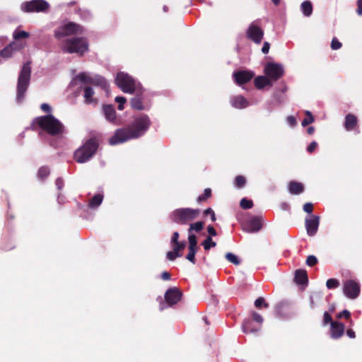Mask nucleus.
<instances>
[{"label": "nucleus", "instance_id": "obj_40", "mask_svg": "<svg viewBox=\"0 0 362 362\" xmlns=\"http://www.w3.org/2000/svg\"><path fill=\"white\" fill-rule=\"evenodd\" d=\"M226 259L228 262L234 264L235 265H238L240 263V262L239 259L238 258V257L235 256L233 253H230V252L226 253Z\"/></svg>", "mask_w": 362, "mask_h": 362}, {"label": "nucleus", "instance_id": "obj_29", "mask_svg": "<svg viewBox=\"0 0 362 362\" xmlns=\"http://www.w3.org/2000/svg\"><path fill=\"white\" fill-rule=\"evenodd\" d=\"M313 9V4L310 1H305L300 5V10L306 17L311 16Z\"/></svg>", "mask_w": 362, "mask_h": 362}, {"label": "nucleus", "instance_id": "obj_62", "mask_svg": "<svg viewBox=\"0 0 362 362\" xmlns=\"http://www.w3.org/2000/svg\"><path fill=\"white\" fill-rule=\"evenodd\" d=\"M346 335L351 339H354L356 337L355 332L352 329H348L346 330Z\"/></svg>", "mask_w": 362, "mask_h": 362}, {"label": "nucleus", "instance_id": "obj_64", "mask_svg": "<svg viewBox=\"0 0 362 362\" xmlns=\"http://www.w3.org/2000/svg\"><path fill=\"white\" fill-rule=\"evenodd\" d=\"M315 132V127H309L307 129V133L310 135L313 134Z\"/></svg>", "mask_w": 362, "mask_h": 362}, {"label": "nucleus", "instance_id": "obj_3", "mask_svg": "<svg viewBox=\"0 0 362 362\" xmlns=\"http://www.w3.org/2000/svg\"><path fill=\"white\" fill-rule=\"evenodd\" d=\"M31 62L25 63L18 75L17 82L16 100L21 103L24 99L25 93L30 84L31 77Z\"/></svg>", "mask_w": 362, "mask_h": 362}, {"label": "nucleus", "instance_id": "obj_53", "mask_svg": "<svg viewBox=\"0 0 362 362\" xmlns=\"http://www.w3.org/2000/svg\"><path fill=\"white\" fill-rule=\"evenodd\" d=\"M303 211L308 214H311L313 211V205L310 202L305 203L303 205Z\"/></svg>", "mask_w": 362, "mask_h": 362}, {"label": "nucleus", "instance_id": "obj_25", "mask_svg": "<svg viewBox=\"0 0 362 362\" xmlns=\"http://www.w3.org/2000/svg\"><path fill=\"white\" fill-rule=\"evenodd\" d=\"M358 124L357 117L353 114H348L345 117L344 127L347 131L353 130Z\"/></svg>", "mask_w": 362, "mask_h": 362}, {"label": "nucleus", "instance_id": "obj_56", "mask_svg": "<svg viewBox=\"0 0 362 362\" xmlns=\"http://www.w3.org/2000/svg\"><path fill=\"white\" fill-rule=\"evenodd\" d=\"M55 185L59 190H61L64 187V180L61 177H58L55 181Z\"/></svg>", "mask_w": 362, "mask_h": 362}, {"label": "nucleus", "instance_id": "obj_33", "mask_svg": "<svg viewBox=\"0 0 362 362\" xmlns=\"http://www.w3.org/2000/svg\"><path fill=\"white\" fill-rule=\"evenodd\" d=\"M189 252L186 256V259L189 260L192 264H195L196 259H195V255L197 252L198 247H188Z\"/></svg>", "mask_w": 362, "mask_h": 362}, {"label": "nucleus", "instance_id": "obj_16", "mask_svg": "<svg viewBox=\"0 0 362 362\" xmlns=\"http://www.w3.org/2000/svg\"><path fill=\"white\" fill-rule=\"evenodd\" d=\"M306 231L308 235L313 236L316 234L320 224V217L311 214L305 221Z\"/></svg>", "mask_w": 362, "mask_h": 362}, {"label": "nucleus", "instance_id": "obj_54", "mask_svg": "<svg viewBox=\"0 0 362 362\" xmlns=\"http://www.w3.org/2000/svg\"><path fill=\"white\" fill-rule=\"evenodd\" d=\"M179 233L175 231L173 233V235H172V238H171V244L172 245H174V244H176V243H179L180 242L178 241V239H179Z\"/></svg>", "mask_w": 362, "mask_h": 362}, {"label": "nucleus", "instance_id": "obj_59", "mask_svg": "<svg viewBox=\"0 0 362 362\" xmlns=\"http://www.w3.org/2000/svg\"><path fill=\"white\" fill-rule=\"evenodd\" d=\"M207 232L210 235L216 236L217 235L216 229L214 228V226L209 225L207 227Z\"/></svg>", "mask_w": 362, "mask_h": 362}, {"label": "nucleus", "instance_id": "obj_18", "mask_svg": "<svg viewBox=\"0 0 362 362\" xmlns=\"http://www.w3.org/2000/svg\"><path fill=\"white\" fill-rule=\"evenodd\" d=\"M243 229L248 233H256L262 227V218L259 216L252 218L243 225Z\"/></svg>", "mask_w": 362, "mask_h": 362}, {"label": "nucleus", "instance_id": "obj_9", "mask_svg": "<svg viewBox=\"0 0 362 362\" xmlns=\"http://www.w3.org/2000/svg\"><path fill=\"white\" fill-rule=\"evenodd\" d=\"M83 32V28L81 25L74 22H69L55 30L54 36L56 38L60 39L74 34H81Z\"/></svg>", "mask_w": 362, "mask_h": 362}, {"label": "nucleus", "instance_id": "obj_22", "mask_svg": "<svg viewBox=\"0 0 362 362\" xmlns=\"http://www.w3.org/2000/svg\"><path fill=\"white\" fill-rule=\"evenodd\" d=\"M294 281L298 285L306 286L308 283V276L305 269H297L295 272Z\"/></svg>", "mask_w": 362, "mask_h": 362}, {"label": "nucleus", "instance_id": "obj_42", "mask_svg": "<svg viewBox=\"0 0 362 362\" xmlns=\"http://www.w3.org/2000/svg\"><path fill=\"white\" fill-rule=\"evenodd\" d=\"M186 242L182 241L179 243H176L173 245V250L177 253V254H182L181 251L183 250L186 247Z\"/></svg>", "mask_w": 362, "mask_h": 362}, {"label": "nucleus", "instance_id": "obj_45", "mask_svg": "<svg viewBox=\"0 0 362 362\" xmlns=\"http://www.w3.org/2000/svg\"><path fill=\"white\" fill-rule=\"evenodd\" d=\"M251 315H252V319L251 320L252 321H255L257 323H258L259 324L258 326L261 327V325H262V322L264 321L262 316L261 315H259V313L255 312V311H253Z\"/></svg>", "mask_w": 362, "mask_h": 362}, {"label": "nucleus", "instance_id": "obj_55", "mask_svg": "<svg viewBox=\"0 0 362 362\" xmlns=\"http://www.w3.org/2000/svg\"><path fill=\"white\" fill-rule=\"evenodd\" d=\"M317 143L316 141H313L311 142L309 146H308L307 148V151L309 152V153H313L314 152V151L315 150V148H317Z\"/></svg>", "mask_w": 362, "mask_h": 362}, {"label": "nucleus", "instance_id": "obj_11", "mask_svg": "<svg viewBox=\"0 0 362 362\" xmlns=\"http://www.w3.org/2000/svg\"><path fill=\"white\" fill-rule=\"evenodd\" d=\"M264 74L270 81H276L283 76L284 70L279 64L268 62L264 66Z\"/></svg>", "mask_w": 362, "mask_h": 362}, {"label": "nucleus", "instance_id": "obj_12", "mask_svg": "<svg viewBox=\"0 0 362 362\" xmlns=\"http://www.w3.org/2000/svg\"><path fill=\"white\" fill-rule=\"evenodd\" d=\"M182 295V292L179 288L173 287L165 291L164 298L169 306H173L180 301Z\"/></svg>", "mask_w": 362, "mask_h": 362}, {"label": "nucleus", "instance_id": "obj_37", "mask_svg": "<svg viewBox=\"0 0 362 362\" xmlns=\"http://www.w3.org/2000/svg\"><path fill=\"white\" fill-rule=\"evenodd\" d=\"M240 206L243 209H250L253 206V202L247 198H243L240 200Z\"/></svg>", "mask_w": 362, "mask_h": 362}, {"label": "nucleus", "instance_id": "obj_51", "mask_svg": "<svg viewBox=\"0 0 362 362\" xmlns=\"http://www.w3.org/2000/svg\"><path fill=\"white\" fill-rule=\"evenodd\" d=\"M341 43L336 38L334 37L331 42V47L332 49H339L341 47Z\"/></svg>", "mask_w": 362, "mask_h": 362}, {"label": "nucleus", "instance_id": "obj_27", "mask_svg": "<svg viewBox=\"0 0 362 362\" xmlns=\"http://www.w3.org/2000/svg\"><path fill=\"white\" fill-rule=\"evenodd\" d=\"M289 192L293 194H299L304 190L303 185L296 181H291L288 185Z\"/></svg>", "mask_w": 362, "mask_h": 362}, {"label": "nucleus", "instance_id": "obj_17", "mask_svg": "<svg viewBox=\"0 0 362 362\" xmlns=\"http://www.w3.org/2000/svg\"><path fill=\"white\" fill-rule=\"evenodd\" d=\"M135 96L130 100L131 107L136 110H143L145 109L144 105V89L139 88L135 92Z\"/></svg>", "mask_w": 362, "mask_h": 362}, {"label": "nucleus", "instance_id": "obj_7", "mask_svg": "<svg viewBox=\"0 0 362 362\" xmlns=\"http://www.w3.org/2000/svg\"><path fill=\"white\" fill-rule=\"evenodd\" d=\"M62 49L64 52L70 54L77 53L82 56L88 51V45L83 37H74L65 40Z\"/></svg>", "mask_w": 362, "mask_h": 362}, {"label": "nucleus", "instance_id": "obj_14", "mask_svg": "<svg viewBox=\"0 0 362 362\" xmlns=\"http://www.w3.org/2000/svg\"><path fill=\"white\" fill-rule=\"evenodd\" d=\"M343 291L348 298L354 299L359 295L360 285L354 280H348L344 283Z\"/></svg>", "mask_w": 362, "mask_h": 362}, {"label": "nucleus", "instance_id": "obj_39", "mask_svg": "<svg viewBox=\"0 0 362 362\" xmlns=\"http://www.w3.org/2000/svg\"><path fill=\"white\" fill-rule=\"evenodd\" d=\"M339 281L336 279H329L326 282V286L329 289H333L339 287Z\"/></svg>", "mask_w": 362, "mask_h": 362}, {"label": "nucleus", "instance_id": "obj_44", "mask_svg": "<svg viewBox=\"0 0 362 362\" xmlns=\"http://www.w3.org/2000/svg\"><path fill=\"white\" fill-rule=\"evenodd\" d=\"M189 245L188 247H198L197 246V238L194 234H192L191 233L188 236Z\"/></svg>", "mask_w": 362, "mask_h": 362}, {"label": "nucleus", "instance_id": "obj_60", "mask_svg": "<svg viewBox=\"0 0 362 362\" xmlns=\"http://www.w3.org/2000/svg\"><path fill=\"white\" fill-rule=\"evenodd\" d=\"M270 44L268 42H264L262 48V52L264 54H267L269 51Z\"/></svg>", "mask_w": 362, "mask_h": 362}, {"label": "nucleus", "instance_id": "obj_50", "mask_svg": "<svg viewBox=\"0 0 362 362\" xmlns=\"http://www.w3.org/2000/svg\"><path fill=\"white\" fill-rule=\"evenodd\" d=\"M334 321L332 320V317L331 315L328 312H325L323 315V323L324 325L330 324L332 325V322H334Z\"/></svg>", "mask_w": 362, "mask_h": 362}, {"label": "nucleus", "instance_id": "obj_49", "mask_svg": "<svg viewBox=\"0 0 362 362\" xmlns=\"http://www.w3.org/2000/svg\"><path fill=\"white\" fill-rule=\"evenodd\" d=\"M182 254H177L173 250L166 254L167 258L170 261H174L177 257H182Z\"/></svg>", "mask_w": 362, "mask_h": 362}, {"label": "nucleus", "instance_id": "obj_57", "mask_svg": "<svg viewBox=\"0 0 362 362\" xmlns=\"http://www.w3.org/2000/svg\"><path fill=\"white\" fill-rule=\"evenodd\" d=\"M41 110L47 113H49L52 110L51 107L47 103H42L40 106Z\"/></svg>", "mask_w": 362, "mask_h": 362}, {"label": "nucleus", "instance_id": "obj_21", "mask_svg": "<svg viewBox=\"0 0 362 362\" xmlns=\"http://www.w3.org/2000/svg\"><path fill=\"white\" fill-rule=\"evenodd\" d=\"M103 111L107 120L115 124L116 123L117 114L112 105H103Z\"/></svg>", "mask_w": 362, "mask_h": 362}, {"label": "nucleus", "instance_id": "obj_32", "mask_svg": "<svg viewBox=\"0 0 362 362\" xmlns=\"http://www.w3.org/2000/svg\"><path fill=\"white\" fill-rule=\"evenodd\" d=\"M50 173V170L48 166L44 165L39 168L37 172V176L40 180H45L47 178Z\"/></svg>", "mask_w": 362, "mask_h": 362}, {"label": "nucleus", "instance_id": "obj_5", "mask_svg": "<svg viewBox=\"0 0 362 362\" xmlns=\"http://www.w3.org/2000/svg\"><path fill=\"white\" fill-rule=\"evenodd\" d=\"M200 214L199 209L181 208L175 209L171 214L172 221L180 225H187L196 219Z\"/></svg>", "mask_w": 362, "mask_h": 362}, {"label": "nucleus", "instance_id": "obj_34", "mask_svg": "<svg viewBox=\"0 0 362 362\" xmlns=\"http://www.w3.org/2000/svg\"><path fill=\"white\" fill-rule=\"evenodd\" d=\"M204 225V223L202 221H197L196 223H191L188 229V233H190L192 230H194L197 233H199L203 229Z\"/></svg>", "mask_w": 362, "mask_h": 362}, {"label": "nucleus", "instance_id": "obj_31", "mask_svg": "<svg viewBox=\"0 0 362 362\" xmlns=\"http://www.w3.org/2000/svg\"><path fill=\"white\" fill-rule=\"evenodd\" d=\"M211 196H212V191H211V189L210 188H206L204 189V193L202 195H199L197 197V202L198 203H202V202H206V200L208 199H209L210 197H211Z\"/></svg>", "mask_w": 362, "mask_h": 362}, {"label": "nucleus", "instance_id": "obj_35", "mask_svg": "<svg viewBox=\"0 0 362 362\" xmlns=\"http://www.w3.org/2000/svg\"><path fill=\"white\" fill-rule=\"evenodd\" d=\"M202 245L205 250H209L211 247H215L216 243L213 241L211 236H207L204 241L202 243Z\"/></svg>", "mask_w": 362, "mask_h": 362}, {"label": "nucleus", "instance_id": "obj_58", "mask_svg": "<svg viewBox=\"0 0 362 362\" xmlns=\"http://www.w3.org/2000/svg\"><path fill=\"white\" fill-rule=\"evenodd\" d=\"M287 122L291 127H294L296 125V119L295 117H293V116H288L287 117Z\"/></svg>", "mask_w": 362, "mask_h": 362}, {"label": "nucleus", "instance_id": "obj_41", "mask_svg": "<svg viewBox=\"0 0 362 362\" xmlns=\"http://www.w3.org/2000/svg\"><path fill=\"white\" fill-rule=\"evenodd\" d=\"M246 184V179L243 175H238L235 179V185L238 188L243 187Z\"/></svg>", "mask_w": 362, "mask_h": 362}, {"label": "nucleus", "instance_id": "obj_13", "mask_svg": "<svg viewBox=\"0 0 362 362\" xmlns=\"http://www.w3.org/2000/svg\"><path fill=\"white\" fill-rule=\"evenodd\" d=\"M246 35L248 39L256 44H259L263 39L264 31L258 25L255 23H251L247 30Z\"/></svg>", "mask_w": 362, "mask_h": 362}, {"label": "nucleus", "instance_id": "obj_10", "mask_svg": "<svg viewBox=\"0 0 362 362\" xmlns=\"http://www.w3.org/2000/svg\"><path fill=\"white\" fill-rule=\"evenodd\" d=\"M76 78L81 82L86 84H90L96 86H100L104 90H107L109 85L105 78L100 75L90 76L86 73H80L77 75Z\"/></svg>", "mask_w": 362, "mask_h": 362}, {"label": "nucleus", "instance_id": "obj_47", "mask_svg": "<svg viewBox=\"0 0 362 362\" xmlns=\"http://www.w3.org/2000/svg\"><path fill=\"white\" fill-rule=\"evenodd\" d=\"M115 102L118 103V110H124V104L127 102V99L122 96H117L115 99Z\"/></svg>", "mask_w": 362, "mask_h": 362}, {"label": "nucleus", "instance_id": "obj_2", "mask_svg": "<svg viewBox=\"0 0 362 362\" xmlns=\"http://www.w3.org/2000/svg\"><path fill=\"white\" fill-rule=\"evenodd\" d=\"M36 126L53 136L61 135L64 131L63 124L51 114L35 117L32 122V129L35 130Z\"/></svg>", "mask_w": 362, "mask_h": 362}, {"label": "nucleus", "instance_id": "obj_23", "mask_svg": "<svg viewBox=\"0 0 362 362\" xmlns=\"http://www.w3.org/2000/svg\"><path fill=\"white\" fill-rule=\"evenodd\" d=\"M242 329L245 334L256 333L260 329V326L255 325L251 319H245L243 322Z\"/></svg>", "mask_w": 362, "mask_h": 362}, {"label": "nucleus", "instance_id": "obj_61", "mask_svg": "<svg viewBox=\"0 0 362 362\" xmlns=\"http://www.w3.org/2000/svg\"><path fill=\"white\" fill-rule=\"evenodd\" d=\"M170 277H171V275L169 272H162L161 274V279L164 281H168V280H170Z\"/></svg>", "mask_w": 362, "mask_h": 362}, {"label": "nucleus", "instance_id": "obj_6", "mask_svg": "<svg viewBox=\"0 0 362 362\" xmlns=\"http://www.w3.org/2000/svg\"><path fill=\"white\" fill-rule=\"evenodd\" d=\"M115 83L124 93L130 94L134 93L141 87L132 76L124 72H119L117 74Z\"/></svg>", "mask_w": 362, "mask_h": 362}, {"label": "nucleus", "instance_id": "obj_15", "mask_svg": "<svg viewBox=\"0 0 362 362\" xmlns=\"http://www.w3.org/2000/svg\"><path fill=\"white\" fill-rule=\"evenodd\" d=\"M255 76V73L249 70L237 71L233 72V77L238 86L248 83Z\"/></svg>", "mask_w": 362, "mask_h": 362}, {"label": "nucleus", "instance_id": "obj_4", "mask_svg": "<svg viewBox=\"0 0 362 362\" xmlns=\"http://www.w3.org/2000/svg\"><path fill=\"white\" fill-rule=\"evenodd\" d=\"M99 146L96 138H90L74 153V159L77 163H83L88 161L97 151Z\"/></svg>", "mask_w": 362, "mask_h": 362}, {"label": "nucleus", "instance_id": "obj_43", "mask_svg": "<svg viewBox=\"0 0 362 362\" xmlns=\"http://www.w3.org/2000/svg\"><path fill=\"white\" fill-rule=\"evenodd\" d=\"M29 33L25 31H19V30H15L13 33V38L16 40H18L20 39L23 38H27L29 37Z\"/></svg>", "mask_w": 362, "mask_h": 362}, {"label": "nucleus", "instance_id": "obj_26", "mask_svg": "<svg viewBox=\"0 0 362 362\" xmlns=\"http://www.w3.org/2000/svg\"><path fill=\"white\" fill-rule=\"evenodd\" d=\"M254 83L255 87L258 89H262L267 86L272 85V82L267 75L256 77L254 80Z\"/></svg>", "mask_w": 362, "mask_h": 362}, {"label": "nucleus", "instance_id": "obj_1", "mask_svg": "<svg viewBox=\"0 0 362 362\" xmlns=\"http://www.w3.org/2000/svg\"><path fill=\"white\" fill-rule=\"evenodd\" d=\"M151 125L150 117L146 114L135 116L127 127L118 129L109 139L110 145H117L144 136Z\"/></svg>", "mask_w": 362, "mask_h": 362}, {"label": "nucleus", "instance_id": "obj_20", "mask_svg": "<svg viewBox=\"0 0 362 362\" xmlns=\"http://www.w3.org/2000/svg\"><path fill=\"white\" fill-rule=\"evenodd\" d=\"M345 330V326L342 322L334 321L330 326V337L334 339L341 338Z\"/></svg>", "mask_w": 362, "mask_h": 362}, {"label": "nucleus", "instance_id": "obj_8", "mask_svg": "<svg viewBox=\"0 0 362 362\" xmlns=\"http://www.w3.org/2000/svg\"><path fill=\"white\" fill-rule=\"evenodd\" d=\"M50 8L45 0H31L23 2L21 8L25 13H47Z\"/></svg>", "mask_w": 362, "mask_h": 362}, {"label": "nucleus", "instance_id": "obj_63", "mask_svg": "<svg viewBox=\"0 0 362 362\" xmlns=\"http://www.w3.org/2000/svg\"><path fill=\"white\" fill-rule=\"evenodd\" d=\"M357 10L356 12L359 16H362V2L357 1Z\"/></svg>", "mask_w": 362, "mask_h": 362}, {"label": "nucleus", "instance_id": "obj_24", "mask_svg": "<svg viewBox=\"0 0 362 362\" xmlns=\"http://www.w3.org/2000/svg\"><path fill=\"white\" fill-rule=\"evenodd\" d=\"M230 103L233 107L238 109L247 107L249 105V102L246 98L242 95H236L230 99Z\"/></svg>", "mask_w": 362, "mask_h": 362}, {"label": "nucleus", "instance_id": "obj_28", "mask_svg": "<svg viewBox=\"0 0 362 362\" xmlns=\"http://www.w3.org/2000/svg\"><path fill=\"white\" fill-rule=\"evenodd\" d=\"M83 90H84V99H85L86 103L90 104V103H97V99L93 98L95 93H94L93 89L91 87L86 86L83 88Z\"/></svg>", "mask_w": 362, "mask_h": 362}, {"label": "nucleus", "instance_id": "obj_38", "mask_svg": "<svg viewBox=\"0 0 362 362\" xmlns=\"http://www.w3.org/2000/svg\"><path fill=\"white\" fill-rule=\"evenodd\" d=\"M255 306L259 309L262 307L267 308L269 307V303L265 301L264 298L259 297L255 301Z\"/></svg>", "mask_w": 362, "mask_h": 362}, {"label": "nucleus", "instance_id": "obj_48", "mask_svg": "<svg viewBox=\"0 0 362 362\" xmlns=\"http://www.w3.org/2000/svg\"><path fill=\"white\" fill-rule=\"evenodd\" d=\"M317 259L314 255H309L306 259V264L309 267H313L317 264Z\"/></svg>", "mask_w": 362, "mask_h": 362}, {"label": "nucleus", "instance_id": "obj_36", "mask_svg": "<svg viewBox=\"0 0 362 362\" xmlns=\"http://www.w3.org/2000/svg\"><path fill=\"white\" fill-rule=\"evenodd\" d=\"M305 115L306 117L303 119L301 123L303 127H306L315 121V118L310 111H306Z\"/></svg>", "mask_w": 362, "mask_h": 362}, {"label": "nucleus", "instance_id": "obj_19", "mask_svg": "<svg viewBox=\"0 0 362 362\" xmlns=\"http://www.w3.org/2000/svg\"><path fill=\"white\" fill-rule=\"evenodd\" d=\"M22 46L16 42H11L9 45L6 46L2 50L0 51V55L2 58L8 59L13 57V54L20 50Z\"/></svg>", "mask_w": 362, "mask_h": 362}, {"label": "nucleus", "instance_id": "obj_52", "mask_svg": "<svg viewBox=\"0 0 362 362\" xmlns=\"http://www.w3.org/2000/svg\"><path fill=\"white\" fill-rule=\"evenodd\" d=\"M204 214L205 216H207L209 214V216H211V219L212 221H216V215H215V213L214 211H213L212 209L211 208H208L206 209V210H204Z\"/></svg>", "mask_w": 362, "mask_h": 362}, {"label": "nucleus", "instance_id": "obj_46", "mask_svg": "<svg viewBox=\"0 0 362 362\" xmlns=\"http://www.w3.org/2000/svg\"><path fill=\"white\" fill-rule=\"evenodd\" d=\"M337 317L338 319L345 318L350 321V323L352 322V320H351V313L347 310H344L343 311L339 313L337 315Z\"/></svg>", "mask_w": 362, "mask_h": 362}, {"label": "nucleus", "instance_id": "obj_30", "mask_svg": "<svg viewBox=\"0 0 362 362\" xmlns=\"http://www.w3.org/2000/svg\"><path fill=\"white\" fill-rule=\"evenodd\" d=\"M103 196L101 194L94 195L89 201L88 206L90 208H96L100 206L103 202Z\"/></svg>", "mask_w": 362, "mask_h": 362}]
</instances>
